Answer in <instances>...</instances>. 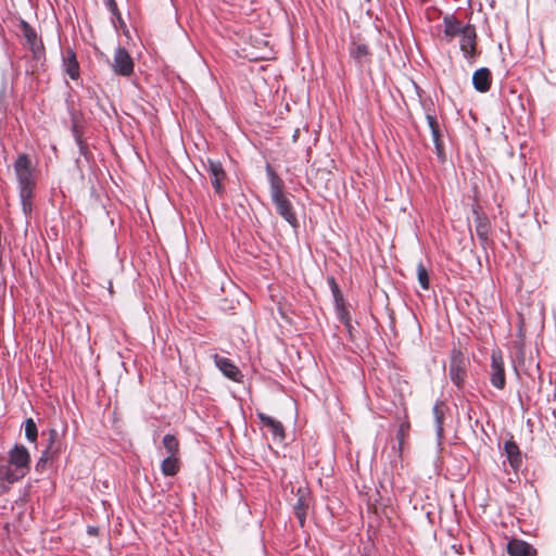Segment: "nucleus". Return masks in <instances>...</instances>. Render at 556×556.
Here are the masks:
<instances>
[{
    "label": "nucleus",
    "instance_id": "a211bd4d",
    "mask_svg": "<svg viewBox=\"0 0 556 556\" xmlns=\"http://www.w3.org/2000/svg\"><path fill=\"white\" fill-rule=\"evenodd\" d=\"M179 470V463L176 456H167L162 463V472L165 476H174Z\"/></svg>",
    "mask_w": 556,
    "mask_h": 556
},
{
    "label": "nucleus",
    "instance_id": "f257e3e1",
    "mask_svg": "<svg viewBox=\"0 0 556 556\" xmlns=\"http://www.w3.org/2000/svg\"><path fill=\"white\" fill-rule=\"evenodd\" d=\"M14 172L20 184V197L25 214L31 211V198L35 187L33 167L28 155L20 154L14 163Z\"/></svg>",
    "mask_w": 556,
    "mask_h": 556
},
{
    "label": "nucleus",
    "instance_id": "9b49d317",
    "mask_svg": "<svg viewBox=\"0 0 556 556\" xmlns=\"http://www.w3.org/2000/svg\"><path fill=\"white\" fill-rule=\"evenodd\" d=\"M277 212L291 225H294L296 219L292 212V206L285 195L273 199Z\"/></svg>",
    "mask_w": 556,
    "mask_h": 556
},
{
    "label": "nucleus",
    "instance_id": "9d476101",
    "mask_svg": "<svg viewBox=\"0 0 556 556\" xmlns=\"http://www.w3.org/2000/svg\"><path fill=\"white\" fill-rule=\"evenodd\" d=\"M258 417L263 426L267 427L270 430L275 439H278L279 441H282L285 439V430L281 422L263 413H258Z\"/></svg>",
    "mask_w": 556,
    "mask_h": 556
},
{
    "label": "nucleus",
    "instance_id": "39448f33",
    "mask_svg": "<svg viewBox=\"0 0 556 556\" xmlns=\"http://www.w3.org/2000/svg\"><path fill=\"white\" fill-rule=\"evenodd\" d=\"M491 382L497 389H503L505 386L503 358L501 353L497 352H493L492 354Z\"/></svg>",
    "mask_w": 556,
    "mask_h": 556
},
{
    "label": "nucleus",
    "instance_id": "f03ea898",
    "mask_svg": "<svg viewBox=\"0 0 556 556\" xmlns=\"http://www.w3.org/2000/svg\"><path fill=\"white\" fill-rule=\"evenodd\" d=\"M29 464V454L26 447L23 445H16L10 453V465L16 467V469L21 470V475L13 472L10 468L4 467L0 469V475L10 483L17 480L20 477L24 475V470L28 468Z\"/></svg>",
    "mask_w": 556,
    "mask_h": 556
},
{
    "label": "nucleus",
    "instance_id": "c756f323",
    "mask_svg": "<svg viewBox=\"0 0 556 556\" xmlns=\"http://www.w3.org/2000/svg\"><path fill=\"white\" fill-rule=\"evenodd\" d=\"M433 412H434V415H435V419H437L438 424L440 425L441 424V417H442V412H441L440 407L435 406L433 408Z\"/></svg>",
    "mask_w": 556,
    "mask_h": 556
},
{
    "label": "nucleus",
    "instance_id": "2eb2a0df",
    "mask_svg": "<svg viewBox=\"0 0 556 556\" xmlns=\"http://www.w3.org/2000/svg\"><path fill=\"white\" fill-rule=\"evenodd\" d=\"M266 172L269 178L270 184V195L271 200L282 197V189H283V181L277 176V174L274 172V169L267 165Z\"/></svg>",
    "mask_w": 556,
    "mask_h": 556
},
{
    "label": "nucleus",
    "instance_id": "aec40b11",
    "mask_svg": "<svg viewBox=\"0 0 556 556\" xmlns=\"http://www.w3.org/2000/svg\"><path fill=\"white\" fill-rule=\"evenodd\" d=\"M505 452L507 454L510 465L513 467H517L520 463L518 446L514 442H506Z\"/></svg>",
    "mask_w": 556,
    "mask_h": 556
},
{
    "label": "nucleus",
    "instance_id": "b1692460",
    "mask_svg": "<svg viewBox=\"0 0 556 556\" xmlns=\"http://www.w3.org/2000/svg\"><path fill=\"white\" fill-rule=\"evenodd\" d=\"M25 434L30 442H35L37 439V426L31 418H28L25 422Z\"/></svg>",
    "mask_w": 556,
    "mask_h": 556
},
{
    "label": "nucleus",
    "instance_id": "0eeeda50",
    "mask_svg": "<svg viewBox=\"0 0 556 556\" xmlns=\"http://www.w3.org/2000/svg\"><path fill=\"white\" fill-rule=\"evenodd\" d=\"M476 47V31L472 26H465L463 34L460 35V49L465 54L471 55Z\"/></svg>",
    "mask_w": 556,
    "mask_h": 556
},
{
    "label": "nucleus",
    "instance_id": "4468645a",
    "mask_svg": "<svg viewBox=\"0 0 556 556\" xmlns=\"http://www.w3.org/2000/svg\"><path fill=\"white\" fill-rule=\"evenodd\" d=\"M63 65H64L65 72L68 74V76L72 79L78 78L79 66H78V62L76 60V55L72 50L66 51V53L64 55V60H63Z\"/></svg>",
    "mask_w": 556,
    "mask_h": 556
},
{
    "label": "nucleus",
    "instance_id": "cd10ccee",
    "mask_svg": "<svg viewBox=\"0 0 556 556\" xmlns=\"http://www.w3.org/2000/svg\"><path fill=\"white\" fill-rule=\"evenodd\" d=\"M408 427L405 425V424H402L400 426V429H399V432H397V438H399V445H400V448L402 447L403 445V442H404V434H405V431Z\"/></svg>",
    "mask_w": 556,
    "mask_h": 556
},
{
    "label": "nucleus",
    "instance_id": "bb28decb",
    "mask_svg": "<svg viewBox=\"0 0 556 556\" xmlns=\"http://www.w3.org/2000/svg\"><path fill=\"white\" fill-rule=\"evenodd\" d=\"M208 169L213 178L224 177V170L219 163L210 162Z\"/></svg>",
    "mask_w": 556,
    "mask_h": 556
},
{
    "label": "nucleus",
    "instance_id": "f3484780",
    "mask_svg": "<svg viewBox=\"0 0 556 556\" xmlns=\"http://www.w3.org/2000/svg\"><path fill=\"white\" fill-rule=\"evenodd\" d=\"M427 121H428V124H429V127L431 129V134H432V138H433V142H434V146H435V149H437V153L440 157H442V153H443V148H442V144L440 142V131H439V126L435 122V118L428 115L427 116Z\"/></svg>",
    "mask_w": 556,
    "mask_h": 556
},
{
    "label": "nucleus",
    "instance_id": "7ed1b4c3",
    "mask_svg": "<svg viewBox=\"0 0 556 556\" xmlns=\"http://www.w3.org/2000/svg\"><path fill=\"white\" fill-rule=\"evenodd\" d=\"M112 67L115 73L129 76L134 71L132 59L124 48H117L114 54Z\"/></svg>",
    "mask_w": 556,
    "mask_h": 556
},
{
    "label": "nucleus",
    "instance_id": "c85d7f7f",
    "mask_svg": "<svg viewBox=\"0 0 556 556\" xmlns=\"http://www.w3.org/2000/svg\"><path fill=\"white\" fill-rule=\"evenodd\" d=\"M222 179H223V177H216V178H213V180H212L213 187L216 190V192H218V193L222 191V184H220Z\"/></svg>",
    "mask_w": 556,
    "mask_h": 556
},
{
    "label": "nucleus",
    "instance_id": "f8f14e48",
    "mask_svg": "<svg viewBox=\"0 0 556 556\" xmlns=\"http://www.w3.org/2000/svg\"><path fill=\"white\" fill-rule=\"evenodd\" d=\"M60 448L61 444L59 440V433L56 430L52 429L49 433V444L43 452L42 457L40 458V463L52 459L60 452Z\"/></svg>",
    "mask_w": 556,
    "mask_h": 556
},
{
    "label": "nucleus",
    "instance_id": "20e7f679",
    "mask_svg": "<svg viewBox=\"0 0 556 556\" xmlns=\"http://www.w3.org/2000/svg\"><path fill=\"white\" fill-rule=\"evenodd\" d=\"M465 371L466 359L459 352H454L451 359L450 377L457 387L463 384L465 380Z\"/></svg>",
    "mask_w": 556,
    "mask_h": 556
},
{
    "label": "nucleus",
    "instance_id": "a878e982",
    "mask_svg": "<svg viewBox=\"0 0 556 556\" xmlns=\"http://www.w3.org/2000/svg\"><path fill=\"white\" fill-rule=\"evenodd\" d=\"M351 53L358 61H362L369 54L368 48L365 45L355 46V48L352 49Z\"/></svg>",
    "mask_w": 556,
    "mask_h": 556
},
{
    "label": "nucleus",
    "instance_id": "6ab92c4d",
    "mask_svg": "<svg viewBox=\"0 0 556 556\" xmlns=\"http://www.w3.org/2000/svg\"><path fill=\"white\" fill-rule=\"evenodd\" d=\"M473 212L477 215V225H476L477 235L482 241H486L488 235H489L488 220H486V218L480 216L476 210Z\"/></svg>",
    "mask_w": 556,
    "mask_h": 556
},
{
    "label": "nucleus",
    "instance_id": "412c9836",
    "mask_svg": "<svg viewBox=\"0 0 556 556\" xmlns=\"http://www.w3.org/2000/svg\"><path fill=\"white\" fill-rule=\"evenodd\" d=\"M24 36L26 37L27 42L30 45L31 49L36 52L41 48L40 42L37 40L36 31L30 28L27 24L23 25Z\"/></svg>",
    "mask_w": 556,
    "mask_h": 556
},
{
    "label": "nucleus",
    "instance_id": "7c9ffc66",
    "mask_svg": "<svg viewBox=\"0 0 556 556\" xmlns=\"http://www.w3.org/2000/svg\"><path fill=\"white\" fill-rule=\"evenodd\" d=\"M88 533L91 534V535H97L98 534V528L89 527L88 528Z\"/></svg>",
    "mask_w": 556,
    "mask_h": 556
},
{
    "label": "nucleus",
    "instance_id": "1a4fd4ad",
    "mask_svg": "<svg viewBox=\"0 0 556 556\" xmlns=\"http://www.w3.org/2000/svg\"><path fill=\"white\" fill-rule=\"evenodd\" d=\"M507 552L510 556H535V551L521 540H511L507 544Z\"/></svg>",
    "mask_w": 556,
    "mask_h": 556
},
{
    "label": "nucleus",
    "instance_id": "393cba45",
    "mask_svg": "<svg viewBox=\"0 0 556 556\" xmlns=\"http://www.w3.org/2000/svg\"><path fill=\"white\" fill-rule=\"evenodd\" d=\"M417 277H418V281H419L420 286L424 289H428V287H429L428 271H427V268L421 263H419L417 265Z\"/></svg>",
    "mask_w": 556,
    "mask_h": 556
},
{
    "label": "nucleus",
    "instance_id": "ddd939ff",
    "mask_svg": "<svg viewBox=\"0 0 556 556\" xmlns=\"http://www.w3.org/2000/svg\"><path fill=\"white\" fill-rule=\"evenodd\" d=\"M216 366L222 372L233 381H239L241 378L240 370L230 363L227 358H216Z\"/></svg>",
    "mask_w": 556,
    "mask_h": 556
},
{
    "label": "nucleus",
    "instance_id": "5701e85b",
    "mask_svg": "<svg viewBox=\"0 0 556 556\" xmlns=\"http://www.w3.org/2000/svg\"><path fill=\"white\" fill-rule=\"evenodd\" d=\"M252 45L257 50V52L254 54L255 58H268V53L265 51V48L267 47V41L265 39L254 38Z\"/></svg>",
    "mask_w": 556,
    "mask_h": 556
},
{
    "label": "nucleus",
    "instance_id": "4be33fe9",
    "mask_svg": "<svg viewBox=\"0 0 556 556\" xmlns=\"http://www.w3.org/2000/svg\"><path fill=\"white\" fill-rule=\"evenodd\" d=\"M163 445H164L166 452L168 453V456H176V454L178 453L179 443H178V440L174 435L166 434L163 438Z\"/></svg>",
    "mask_w": 556,
    "mask_h": 556
},
{
    "label": "nucleus",
    "instance_id": "dca6fc26",
    "mask_svg": "<svg viewBox=\"0 0 556 556\" xmlns=\"http://www.w3.org/2000/svg\"><path fill=\"white\" fill-rule=\"evenodd\" d=\"M444 33L448 37H455L463 34V30L465 29V26H463L458 21H456L453 17H445L444 18Z\"/></svg>",
    "mask_w": 556,
    "mask_h": 556
},
{
    "label": "nucleus",
    "instance_id": "423d86ee",
    "mask_svg": "<svg viewBox=\"0 0 556 556\" xmlns=\"http://www.w3.org/2000/svg\"><path fill=\"white\" fill-rule=\"evenodd\" d=\"M298 496V502L294 505V513L301 527H303L305 522L306 510L311 503L309 492L305 488H299Z\"/></svg>",
    "mask_w": 556,
    "mask_h": 556
},
{
    "label": "nucleus",
    "instance_id": "6e6552de",
    "mask_svg": "<svg viewBox=\"0 0 556 556\" xmlns=\"http://www.w3.org/2000/svg\"><path fill=\"white\" fill-rule=\"evenodd\" d=\"M472 83L475 88L480 92H485L490 89L491 85V73L488 68L482 67L477 70L472 76Z\"/></svg>",
    "mask_w": 556,
    "mask_h": 556
}]
</instances>
